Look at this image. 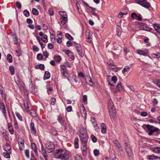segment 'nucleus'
<instances>
[{"mask_svg":"<svg viewBox=\"0 0 160 160\" xmlns=\"http://www.w3.org/2000/svg\"><path fill=\"white\" fill-rule=\"evenodd\" d=\"M79 136L81 144L83 146L82 148L83 154L86 155L87 153V147L88 138V135L85 129L82 127L79 130Z\"/></svg>","mask_w":160,"mask_h":160,"instance_id":"obj_1","label":"nucleus"},{"mask_svg":"<svg viewBox=\"0 0 160 160\" xmlns=\"http://www.w3.org/2000/svg\"><path fill=\"white\" fill-rule=\"evenodd\" d=\"M54 156L56 158L64 159L65 160L68 159L69 158L68 152L62 149L56 150Z\"/></svg>","mask_w":160,"mask_h":160,"instance_id":"obj_2","label":"nucleus"},{"mask_svg":"<svg viewBox=\"0 0 160 160\" xmlns=\"http://www.w3.org/2000/svg\"><path fill=\"white\" fill-rule=\"evenodd\" d=\"M108 109L110 112V117L112 118H115L116 116L115 111V108L114 107L112 100H109L108 102Z\"/></svg>","mask_w":160,"mask_h":160,"instance_id":"obj_3","label":"nucleus"},{"mask_svg":"<svg viewBox=\"0 0 160 160\" xmlns=\"http://www.w3.org/2000/svg\"><path fill=\"white\" fill-rule=\"evenodd\" d=\"M145 127L147 129V132L149 136H151L155 133H157L159 129L158 128L154 127L152 125L147 124L145 125Z\"/></svg>","mask_w":160,"mask_h":160,"instance_id":"obj_4","label":"nucleus"},{"mask_svg":"<svg viewBox=\"0 0 160 160\" xmlns=\"http://www.w3.org/2000/svg\"><path fill=\"white\" fill-rule=\"evenodd\" d=\"M125 145V149L127 153L128 154V155L130 157V159H132L133 156V153H132V150L131 149V147L129 148L130 144H128L127 142L124 143Z\"/></svg>","mask_w":160,"mask_h":160,"instance_id":"obj_5","label":"nucleus"},{"mask_svg":"<svg viewBox=\"0 0 160 160\" xmlns=\"http://www.w3.org/2000/svg\"><path fill=\"white\" fill-rule=\"evenodd\" d=\"M137 3L144 8H148L150 7V4L147 0H137Z\"/></svg>","mask_w":160,"mask_h":160,"instance_id":"obj_6","label":"nucleus"},{"mask_svg":"<svg viewBox=\"0 0 160 160\" xmlns=\"http://www.w3.org/2000/svg\"><path fill=\"white\" fill-rule=\"evenodd\" d=\"M137 53L141 55L144 56H148L149 53V51L147 49H138L137 50Z\"/></svg>","mask_w":160,"mask_h":160,"instance_id":"obj_7","label":"nucleus"},{"mask_svg":"<svg viewBox=\"0 0 160 160\" xmlns=\"http://www.w3.org/2000/svg\"><path fill=\"white\" fill-rule=\"evenodd\" d=\"M30 89L32 93L36 94L38 91V89L35 86V83H33V82L31 81L29 84Z\"/></svg>","mask_w":160,"mask_h":160,"instance_id":"obj_8","label":"nucleus"},{"mask_svg":"<svg viewBox=\"0 0 160 160\" xmlns=\"http://www.w3.org/2000/svg\"><path fill=\"white\" fill-rule=\"evenodd\" d=\"M57 120L61 126H64L65 125V118L61 115L59 114L57 116Z\"/></svg>","mask_w":160,"mask_h":160,"instance_id":"obj_9","label":"nucleus"},{"mask_svg":"<svg viewBox=\"0 0 160 160\" xmlns=\"http://www.w3.org/2000/svg\"><path fill=\"white\" fill-rule=\"evenodd\" d=\"M30 128L31 133L35 136H36L37 131L33 122H31L30 124Z\"/></svg>","mask_w":160,"mask_h":160,"instance_id":"obj_10","label":"nucleus"},{"mask_svg":"<svg viewBox=\"0 0 160 160\" xmlns=\"http://www.w3.org/2000/svg\"><path fill=\"white\" fill-rule=\"evenodd\" d=\"M75 47L78 55L80 57H82L83 56L82 55V49L81 45L79 44H77V45H76Z\"/></svg>","mask_w":160,"mask_h":160,"instance_id":"obj_11","label":"nucleus"},{"mask_svg":"<svg viewBox=\"0 0 160 160\" xmlns=\"http://www.w3.org/2000/svg\"><path fill=\"white\" fill-rule=\"evenodd\" d=\"M46 149L48 150V153L52 152L55 149V146L54 144L52 142H51L49 145L46 146Z\"/></svg>","mask_w":160,"mask_h":160,"instance_id":"obj_12","label":"nucleus"},{"mask_svg":"<svg viewBox=\"0 0 160 160\" xmlns=\"http://www.w3.org/2000/svg\"><path fill=\"white\" fill-rule=\"evenodd\" d=\"M4 150L7 152L11 153V148L10 145L7 142L6 144L4 147L3 146Z\"/></svg>","mask_w":160,"mask_h":160,"instance_id":"obj_13","label":"nucleus"},{"mask_svg":"<svg viewBox=\"0 0 160 160\" xmlns=\"http://www.w3.org/2000/svg\"><path fill=\"white\" fill-rule=\"evenodd\" d=\"M60 20L61 23L62 25H65L68 22L67 16H66L61 17L60 19Z\"/></svg>","mask_w":160,"mask_h":160,"instance_id":"obj_14","label":"nucleus"},{"mask_svg":"<svg viewBox=\"0 0 160 160\" xmlns=\"http://www.w3.org/2000/svg\"><path fill=\"white\" fill-rule=\"evenodd\" d=\"M147 158L149 160H153L155 159H160V157L156 156L154 154L147 156Z\"/></svg>","mask_w":160,"mask_h":160,"instance_id":"obj_15","label":"nucleus"},{"mask_svg":"<svg viewBox=\"0 0 160 160\" xmlns=\"http://www.w3.org/2000/svg\"><path fill=\"white\" fill-rule=\"evenodd\" d=\"M18 144L20 150L21 151L23 150L24 146V140L21 139V141L18 142Z\"/></svg>","mask_w":160,"mask_h":160,"instance_id":"obj_16","label":"nucleus"},{"mask_svg":"<svg viewBox=\"0 0 160 160\" xmlns=\"http://www.w3.org/2000/svg\"><path fill=\"white\" fill-rule=\"evenodd\" d=\"M151 150L153 152L160 154V147H156L152 148Z\"/></svg>","mask_w":160,"mask_h":160,"instance_id":"obj_17","label":"nucleus"},{"mask_svg":"<svg viewBox=\"0 0 160 160\" xmlns=\"http://www.w3.org/2000/svg\"><path fill=\"white\" fill-rule=\"evenodd\" d=\"M31 147L32 149L33 150L36 155L37 156L38 155V152L37 148L35 143H31Z\"/></svg>","mask_w":160,"mask_h":160,"instance_id":"obj_18","label":"nucleus"},{"mask_svg":"<svg viewBox=\"0 0 160 160\" xmlns=\"http://www.w3.org/2000/svg\"><path fill=\"white\" fill-rule=\"evenodd\" d=\"M153 26L155 30L160 34V24L155 23L153 25Z\"/></svg>","mask_w":160,"mask_h":160,"instance_id":"obj_19","label":"nucleus"},{"mask_svg":"<svg viewBox=\"0 0 160 160\" xmlns=\"http://www.w3.org/2000/svg\"><path fill=\"white\" fill-rule=\"evenodd\" d=\"M23 104L26 111L27 112H28L29 111L28 102L27 101H24Z\"/></svg>","mask_w":160,"mask_h":160,"instance_id":"obj_20","label":"nucleus"},{"mask_svg":"<svg viewBox=\"0 0 160 160\" xmlns=\"http://www.w3.org/2000/svg\"><path fill=\"white\" fill-rule=\"evenodd\" d=\"M41 150L42 151V154L43 156L44 157V159L45 160H48V158L47 156V154L46 152V151L44 149L43 147V146L42 145L41 146Z\"/></svg>","mask_w":160,"mask_h":160,"instance_id":"obj_21","label":"nucleus"},{"mask_svg":"<svg viewBox=\"0 0 160 160\" xmlns=\"http://www.w3.org/2000/svg\"><path fill=\"white\" fill-rule=\"evenodd\" d=\"M118 90L120 92L122 91L123 90V88L121 82H119L116 86Z\"/></svg>","mask_w":160,"mask_h":160,"instance_id":"obj_22","label":"nucleus"},{"mask_svg":"<svg viewBox=\"0 0 160 160\" xmlns=\"http://www.w3.org/2000/svg\"><path fill=\"white\" fill-rule=\"evenodd\" d=\"M101 132L105 134L106 132V126L105 124L102 123L101 124Z\"/></svg>","mask_w":160,"mask_h":160,"instance_id":"obj_23","label":"nucleus"},{"mask_svg":"<svg viewBox=\"0 0 160 160\" xmlns=\"http://www.w3.org/2000/svg\"><path fill=\"white\" fill-rule=\"evenodd\" d=\"M113 143L115 146L119 149V150H122V149L121 147V144L117 140L114 141Z\"/></svg>","mask_w":160,"mask_h":160,"instance_id":"obj_24","label":"nucleus"},{"mask_svg":"<svg viewBox=\"0 0 160 160\" xmlns=\"http://www.w3.org/2000/svg\"><path fill=\"white\" fill-rule=\"evenodd\" d=\"M53 58L56 62L58 63H60L62 59L61 57L60 56L57 55H55Z\"/></svg>","mask_w":160,"mask_h":160,"instance_id":"obj_25","label":"nucleus"},{"mask_svg":"<svg viewBox=\"0 0 160 160\" xmlns=\"http://www.w3.org/2000/svg\"><path fill=\"white\" fill-rule=\"evenodd\" d=\"M50 73L48 71H46L45 72L43 77L44 80L48 79L50 78Z\"/></svg>","mask_w":160,"mask_h":160,"instance_id":"obj_26","label":"nucleus"},{"mask_svg":"<svg viewBox=\"0 0 160 160\" xmlns=\"http://www.w3.org/2000/svg\"><path fill=\"white\" fill-rule=\"evenodd\" d=\"M142 28L141 29L148 31H151L152 30L151 28L148 27V25L146 24H145L143 27H142Z\"/></svg>","mask_w":160,"mask_h":160,"instance_id":"obj_27","label":"nucleus"},{"mask_svg":"<svg viewBox=\"0 0 160 160\" xmlns=\"http://www.w3.org/2000/svg\"><path fill=\"white\" fill-rule=\"evenodd\" d=\"M6 130H3L2 132L3 136L6 141L9 140V138L7 134L6 133Z\"/></svg>","mask_w":160,"mask_h":160,"instance_id":"obj_28","label":"nucleus"},{"mask_svg":"<svg viewBox=\"0 0 160 160\" xmlns=\"http://www.w3.org/2000/svg\"><path fill=\"white\" fill-rule=\"evenodd\" d=\"M0 109L2 110V112L6 111L5 105L3 102H0Z\"/></svg>","mask_w":160,"mask_h":160,"instance_id":"obj_29","label":"nucleus"},{"mask_svg":"<svg viewBox=\"0 0 160 160\" xmlns=\"http://www.w3.org/2000/svg\"><path fill=\"white\" fill-rule=\"evenodd\" d=\"M9 70L10 74L11 75H13L15 73L14 68L12 66H10L9 67Z\"/></svg>","mask_w":160,"mask_h":160,"instance_id":"obj_30","label":"nucleus"},{"mask_svg":"<svg viewBox=\"0 0 160 160\" xmlns=\"http://www.w3.org/2000/svg\"><path fill=\"white\" fill-rule=\"evenodd\" d=\"M74 147L76 148H78V138H76L74 141Z\"/></svg>","mask_w":160,"mask_h":160,"instance_id":"obj_31","label":"nucleus"},{"mask_svg":"<svg viewBox=\"0 0 160 160\" xmlns=\"http://www.w3.org/2000/svg\"><path fill=\"white\" fill-rule=\"evenodd\" d=\"M7 60L9 63H11L12 62V57L11 54H8L7 56Z\"/></svg>","mask_w":160,"mask_h":160,"instance_id":"obj_32","label":"nucleus"},{"mask_svg":"<svg viewBox=\"0 0 160 160\" xmlns=\"http://www.w3.org/2000/svg\"><path fill=\"white\" fill-rule=\"evenodd\" d=\"M130 70V68L128 66H126L123 69L122 71V72L123 73H124L126 72H128Z\"/></svg>","mask_w":160,"mask_h":160,"instance_id":"obj_33","label":"nucleus"},{"mask_svg":"<svg viewBox=\"0 0 160 160\" xmlns=\"http://www.w3.org/2000/svg\"><path fill=\"white\" fill-rule=\"evenodd\" d=\"M62 73V76L67 78L68 79V81L69 80V79H68V72H67L65 71H61Z\"/></svg>","mask_w":160,"mask_h":160,"instance_id":"obj_34","label":"nucleus"},{"mask_svg":"<svg viewBox=\"0 0 160 160\" xmlns=\"http://www.w3.org/2000/svg\"><path fill=\"white\" fill-rule=\"evenodd\" d=\"M65 37L69 40H72L73 38L68 33H66L65 34Z\"/></svg>","mask_w":160,"mask_h":160,"instance_id":"obj_35","label":"nucleus"},{"mask_svg":"<svg viewBox=\"0 0 160 160\" xmlns=\"http://www.w3.org/2000/svg\"><path fill=\"white\" fill-rule=\"evenodd\" d=\"M90 138L93 142L95 143L97 142V138L93 135L92 134L91 135Z\"/></svg>","mask_w":160,"mask_h":160,"instance_id":"obj_36","label":"nucleus"},{"mask_svg":"<svg viewBox=\"0 0 160 160\" xmlns=\"http://www.w3.org/2000/svg\"><path fill=\"white\" fill-rule=\"evenodd\" d=\"M11 153H9L8 152H4L3 153V156L6 158H10V155L9 154Z\"/></svg>","mask_w":160,"mask_h":160,"instance_id":"obj_37","label":"nucleus"},{"mask_svg":"<svg viewBox=\"0 0 160 160\" xmlns=\"http://www.w3.org/2000/svg\"><path fill=\"white\" fill-rule=\"evenodd\" d=\"M87 79L88 80L89 85L91 86H93L94 83L92 80V78L90 77L88 78Z\"/></svg>","mask_w":160,"mask_h":160,"instance_id":"obj_38","label":"nucleus"},{"mask_svg":"<svg viewBox=\"0 0 160 160\" xmlns=\"http://www.w3.org/2000/svg\"><path fill=\"white\" fill-rule=\"evenodd\" d=\"M97 12H96V11H91V13L92 15L96 16L98 20H99V15L97 14Z\"/></svg>","mask_w":160,"mask_h":160,"instance_id":"obj_39","label":"nucleus"},{"mask_svg":"<svg viewBox=\"0 0 160 160\" xmlns=\"http://www.w3.org/2000/svg\"><path fill=\"white\" fill-rule=\"evenodd\" d=\"M32 14L35 15H38L39 14L38 11L36 8H33L32 10Z\"/></svg>","mask_w":160,"mask_h":160,"instance_id":"obj_40","label":"nucleus"},{"mask_svg":"<svg viewBox=\"0 0 160 160\" xmlns=\"http://www.w3.org/2000/svg\"><path fill=\"white\" fill-rule=\"evenodd\" d=\"M50 132L53 136H56L58 135L57 131L55 130L52 129L51 130Z\"/></svg>","mask_w":160,"mask_h":160,"instance_id":"obj_41","label":"nucleus"},{"mask_svg":"<svg viewBox=\"0 0 160 160\" xmlns=\"http://www.w3.org/2000/svg\"><path fill=\"white\" fill-rule=\"evenodd\" d=\"M16 116L21 121H22V117L21 116L20 114L18 112H16L15 113Z\"/></svg>","mask_w":160,"mask_h":160,"instance_id":"obj_42","label":"nucleus"},{"mask_svg":"<svg viewBox=\"0 0 160 160\" xmlns=\"http://www.w3.org/2000/svg\"><path fill=\"white\" fill-rule=\"evenodd\" d=\"M82 100L85 104L87 103V97L86 95H84L82 98Z\"/></svg>","mask_w":160,"mask_h":160,"instance_id":"obj_43","label":"nucleus"},{"mask_svg":"<svg viewBox=\"0 0 160 160\" xmlns=\"http://www.w3.org/2000/svg\"><path fill=\"white\" fill-rule=\"evenodd\" d=\"M23 14L26 17H28L30 16L29 12L27 9L23 11Z\"/></svg>","mask_w":160,"mask_h":160,"instance_id":"obj_44","label":"nucleus"},{"mask_svg":"<svg viewBox=\"0 0 160 160\" xmlns=\"http://www.w3.org/2000/svg\"><path fill=\"white\" fill-rule=\"evenodd\" d=\"M68 56L71 59V60H70L71 61H72L74 59V56L73 55V54L71 52L68 55Z\"/></svg>","mask_w":160,"mask_h":160,"instance_id":"obj_45","label":"nucleus"},{"mask_svg":"<svg viewBox=\"0 0 160 160\" xmlns=\"http://www.w3.org/2000/svg\"><path fill=\"white\" fill-rule=\"evenodd\" d=\"M51 104L52 105H54L56 101V98H51Z\"/></svg>","mask_w":160,"mask_h":160,"instance_id":"obj_46","label":"nucleus"},{"mask_svg":"<svg viewBox=\"0 0 160 160\" xmlns=\"http://www.w3.org/2000/svg\"><path fill=\"white\" fill-rule=\"evenodd\" d=\"M37 59L39 61L43 59V56L41 53H38L37 54Z\"/></svg>","mask_w":160,"mask_h":160,"instance_id":"obj_47","label":"nucleus"},{"mask_svg":"<svg viewBox=\"0 0 160 160\" xmlns=\"http://www.w3.org/2000/svg\"><path fill=\"white\" fill-rule=\"evenodd\" d=\"M107 64L109 66V68L110 66H115L114 63L112 61H109L107 62Z\"/></svg>","mask_w":160,"mask_h":160,"instance_id":"obj_48","label":"nucleus"},{"mask_svg":"<svg viewBox=\"0 0 160 160\" xmlns=\"http://www.w3.org/2000/svg\"><path fill=\"white\" fill-rule=\"evenodd\" d=\"M31 115L33 117H36L37 116L36 112L35 110H33L32 112H31Z\"/></svg>","mask_w":160,"mask_h":160,"instance_id":"obj_49","label":"nucleus"},{"mask_svg":"<svg viewBox=\"0 0 160 160\" xmlns=\"http://www.w3.org/2000/svg\"><path fill=\"white\" fill-rule=\"evenodd\" d=\"M25 154L26 156L28 158H29V150L28 149H27L25 151Z\"/></svg>","mask_w":160,"mask_h":160,"instance_id":"obj_50","label":"nucleus"},{"mask_svg":"<svg viewBox=\"0 0 160 160\" xmlns=\"http://www.w3.org/2000/svg\"><path fill=\"white\" fill-rule=\"evenodd\" d=\"M82 159V157L76 154L75 156V160H81Z\"/></svg>","mask_w":160,"mask_h":160,"instance_id":"obj_51","label":"nucleus"},{"mask_svg":"<svg viewBox=\"0 0 160 160\" xmlns=\"http://www.w3.org/2000/svg\"><path fill=\"white\" fill-rule=\"evenodd\" d=\"M59 14L61 15V17L66 16V12L63 11H60L59 12Z\"/></svg>","mask_w":160,"mask_h":160,"instance_id":"obj_52","label":"nucleus"},{"mask_svg":"<svg viewBox=\"0 0 160 160\" xmlns=\"http://www.w3.org/2000/svg\"><path fill=\"white\" fill-rule=\"evenodd\" d=\"M93 153L94 155L96 156H97L99 154V151L97 149L94 150L93 151Z\"/></svg>","mask_w":160,"mask_h":160,"instance_id":"obj_53","label":"nucleus"},{"mask_svg":"<svg viewBox=\"0 0 160 160\" xmlns=\"http://www.w3.org/2000/svg\"><path fill=\"white\" fill-rule=\"evenodd\" d=\"M111 80L114 83H115L117 80V78L116 76H113L111 79Z\"/></svg>","mask_w":160,"mask_h":160,"instance_id":"obj_54","label":"nucleus"},{"mask_svg":"<svg viewBox=\"0 0 160 160\" xmlns=\"http://www.w3.org/2000/svg\"><path fill=\"white\" fill-rule=\"evenodd\" d=\"M38 67L39 69L41 70H44L45 68L44 65L42 64H38Z\"/></svg>","mask_w":160,"mask_h":160,"instance_id":"obj_55","label":"nucleus"},{"mask_svg":"<svg viewBox=\"0 0 160 160\" xmlns=\"http://www.w3.org/2000/svg\"><path fill=\"white\" fill-rule=\"evenodd\" d=\"M154 119H150L148 120V121L151 122V123H154L155 124H157L158 123H160V122H158L157 121H156L155 120H154Z\"/></svg>","mask_w":160,"mask_h":160,"instance_id":"obj_56","label":"nucleus"},{"mask_svg":"<svg viewBox=\"0 0 160 160\" xmlns=\"http://www.w3.org/2000/svg\"><path fill=\"white\" fill-rule=\"evenodd\" d=\"M130 51V50L129 49L127 48H125L123 49V52L124 54L125 55H127L128 53Z\"/></svg>","mask_w":160,"mask_h":160,"instance_id":"obj_57","label":"nucleus"},{"mask_svg":"<svg viewBox=\"0 0 160 160\" xmlns=\"http://www.w3.org/2000/svg\"><path fill=\"white\" fill-rule=\"evenodd\" d=\"M87 41L88 42L91 43L92 41V38L90 36H88V37L87 38Z\"/></svg>","mask_w":160,"mask_h":160,"instance_id":"obj_58","label":"nucleus"},{"mask_svg":"<svg viewBox=\"0 0 160 160\" xmlns=\"http://www.w3.org/2000/svg\"><path fill=\"white\" fill-rule=\"evenodd\" d=\"M8 128V130L9 131V132L11 134H14V130L13 128V127L12 128Z\"/></svg>","mask_w":160,"mask_h":160,"instance_id":"obj_59","label":"nucleus"},{"mask_svg":"<svg viewBox=\"0 0 160 160\" xmlns=\"http://www.w3.org/2000/svg\"><path fill=\"white\" fill-rule=\"evenodd\" d=\"M4 89L2 85H0V92L1 94L4 93Z\"/></svg>","mask_w":160,"mask_h":160,"instance_id":"obj_60","label":"nucleus"},{"mask_svg":"<svg viewBox=\"0 0 160 160\" xmlns=\"http://www.w3.org/2000/svg\"><path fill=\"white\" fill-rule=\"evenodd\" d=\"M16 52L18 54V56L20 57L22 55V52L21 50H16Z\"/></svg>","mask_w":160,"mask_h":160,"instance_id":"obj_61","label":"nucleus"},{"mask_svg":"<svg viewBox=\"0 0 160 160\" xmlns=\"http://www.w3.org/2000/svg\"><path fill=\"white\" fill-rule=\"evenodd\" d=\"M152 57L153 58H159L160 57L159 54L158 55V54H153L152 55Z\"/></svg>","mask_w":160,"mask_h":160,"instance_id":"obj_62","label":"nucleus"},{"mask_svg":"<svg viewBox=\"0 0 160 160\" xmlns=\"http://www.w3.org/2000/svg\"><path fill=\"white\" fill-rule=\"evenodd\" d=\"M67 46L68 47H70L72 46V43L70 41H68L66 43Z\"/></svg>","mask_w":160,"mask_h":160,"instance_id":"obj_63","label":"nucleus"},{"mask_svg":"<svg viewBox=\"0 0 160 160\" xmlns=\"http://www.w3.org/2000/svg\"><path fill=\"white\" fill-rule=\"evenodd\" d=\"M16 5L17 8L18 9H21L22 6H21V3L19 2H16Z\"/></svg>","mask_w":160,"mask_h":160,"instance_id":"obj_64","label":"nucleus"}]
</instances>
